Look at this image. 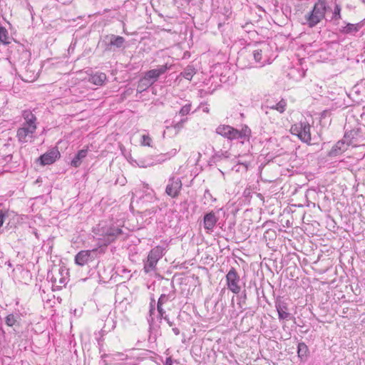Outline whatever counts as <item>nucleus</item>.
Segmentation results:
<instances>
[{
    "label": "nucleus",
    "mask_w": 365,
    "mask_h": 365,
    "mask_svg": "<svg viewBox=\"0 0 365 365\" xmlns=\"http://www.w3.org/2000/svg\"><path fill=\"white\" fill-rule=\"evenodd\" d=\"M152 82L148 81L147 78L144 76L142 78L138 81L137 91L140 93H142L144 91H146L149 87L152 86Z\"/></svg>",
    "instance_id": "nucleus-21"
},
{
    "label": "nucleus",
    "mask_w": 365,
    "mask_h": 365,
    "mask_svg": "<svg viewBox=\"0 0 365 365\" xmlns=\"http://www.w3.org/2000/svg\"><path fill=\"white\" fill-rule=\"evenodd\" d=\"M155 299H152L150 302V313L152 314L153 312L155 311Z\"/></svg>",
    "instance_id": "nucleus-36"
},
{
    "label": "nucleus",
    "mask_w": 365,
    "mask_h": 365,
    "mask_svg": "<svg viewBox=\"0 0 365 365\" xmlns=\"http://www.w3.org/2000/svg\"><path fill=\"white\" fill-rule=\"evenodd\" d=\"M182 188V182L179 178H170L166 186L165 192L173 198L178 197Z\"/></svg>",
    "instance_id": "nucleus-8"
},
{
    "label": "nucleus",
    "mask_w": 365,
    "mask_h": 365,
    "mask_svg": "<svg viewBox=\"0 0 365 365\" xmlns=\"http://www.w3.org/2000/svg\"><path fill=\"white\" fill-rule=\"evenodd\" d=\"M160 319H164L167 322L168 324H169L170 327H172L173 326V322H171L169 319L168 318V317L165 314H163V317H160Z\"/></svg>",
    "instance_id": "nucleus-37"
},
{
    "label": "nucleus",
    "mask_w": 365,
    "mask_h": 365,
    "mask_svg": "<svg viewBox=\"0 0 365 365\" xmlns=\"http://www.w3.org/2000/svg\"><path fill=\"white\" fill-rule=\"evenodd\" d=\"M60 156V153L56 149H52L48 152L42 155L39 160L41 163L43 165H51Z\"/></svg>",
    "instance_id": "nucleus-12"
},
{
    "label": "nucleus",
    "mask_w": 365,
    "mask_h": 365,
    "mask_svg": "<svg viewBox=\"0 0 365 365\" xmlns=\"http://www.w3.org/2000/svg\"><path fill=\"white\" fill-rule=\"evenodd\" d=\"M0 41L4 43V44L9 43L8 31L3 26H0Z\"/></svg>",
    "instance_id": "nucleus-26"
},
{
    "label": "nucleus",
    "mask_w": 365,
    "mask_h": 365,
    "mask_svg": "<svg viewBox=\"0 0 365 365\" xmlns=\"http://www.w3.org/2000/svg\"><path fill=\"white\" fill-rule=\"evenodd\" d=\"M91 259V251L81 250L75 257V262L79 266H84Z\"/></svg>",
    "instance_id": "nucleus-14"
},
{
    "label": "nucleus",
    "mask_w": 365,
    "mask_h": 365,
    "mask_svg": "<svg viewBox=\"0 0 365 365\" xmlns=\"http://www.w3.org/2000/svg\"><path fill=\"white\" fill-rule=\"evenodd\" d=\"M351 142L345 141V140H339L330 150L328 153L329 157H336L339 155H341L345 150H347L348 147L350 145Z\"/></svg>",
    "instance_id": "nucleus-11"
},
{
    "label": "nucleus",
    "mask_w": 365,
    "mask_h": 365,
    "mask_svg": "<svg viewBox=\"0 0 365 365\" xmlns=\"http://www.w3.org/2000/svg\"><path fill=\"white\" fill-rule=\"evenodd\" d=\"M210 195H210V191H209V190H206V191L205 192V197H207V196H210Z\"/></svg>",
    "instance_id": "nucleus-41"
},
{
    "label": "nucleus",
    "mask_w": 365,
    "mask_h": 365,
    "mask_svg": "<svg viewBox=\"0 0 365 365\" xmlns=\"http://www.w3.org/2000/svg\"><path fill=\"white\" fill-rule=\"evenodd\" d=\"M16 322V319L14 314H9L5 319L6 324L9 327L13 326Z\"/></svg>",
    "instance_id": "nucleus-32"
},
{
    "label": "nucleus",
    "mask_w": 365,
    "mask_h": 365,
    "mask_svg": "<svg viewBox=\"0 0 365 365\" xmlns=\"http://www.w3.org/2000/svg\"><path fill=\"white\" fill-rule=\"evenodd\" d=\"M186 120H187V118L182 119L180 121L178 122L177 123H175L174 125H172L171 127H173L175 130V133H177L183 127V125L186 122Z\"/></svg>",
    "instance_id": "nucleus-33"
},
{
    "label": "nucleus",
    "mask_w": 365,
    "mask_h": 365,
    "mask_svg": "<svg viewBox=\"0 0 365 365\" xmlns=\"http://www.w3.org/2000/svg\"><path fill=\"white\" fill-rule=\"evenodd\" d=\"M329 6L326 0H318L314 5L311 11L304 16L305 22L309 28H313L325 18Z\"/></svg>",
    "instance_id": "nucleus-1"
},
{
    "label": "nucleus",
    "mask_w": 365,
    "mask_h": 365,
    "mask_svg": "<svg viewBox=\"0 0 365 365\" xmlns=\"http://www.w3.org/2000/svg\"><path fill=\"white\" fill-rule=\"evenodd\" d=\"M173 331L175 335H178L180 334V330L178 328H173Z\"/></svg>",
    "instance_id": "nucleus-40"
},
{
    "label": "nucleus",
    "mask_w": 365,
    "mask_h": 365,
    "mask_svg": "<svg viewBox=\"0 0 365 365\" xmlns=\"http://www.w3.org/2000/svg\"><path fill=\"white\" fill-rule=\"evenodd\" d=\"M115 355H116V356H119V357H121V356H124V354H122V353H119V352H118V353H117Z\"/></svg>",
    "instance_id": "nucleus-42"
},
{
    "label": "nucleus",
    "mask_w": 365,
    "mask_h": 365,
    "mask_svg": "<svg viewBox=\"0 0 365 365\" xmlns=\"http://www.w3.org/2000/svg\"><path fill=\"white\" fill-rule=\"evenodd\" d=\"M7 216L6 213L2 210H0V227L3 225L4 219Z\"/></svg>",
    "instance_id": "nucleus-35"
},
{
    "label": "nucleus",
    "mask_w": 365,
    "mask_h": 365,
    "mask_svg": "<svg viewBox=\"0 0 365 365\" xmlns=\"http://www.w3.org/2000/svg\"><path fill=\"white\" fill-rule=\"evenodd\" d=\"M361 25L359 24L348 23L345 26L340 29V32L344 34H354L359 31Z\"/></svg>",
    "instance_id": "nucleus-18"
},
{
    "label": "nucleus",
    "mask_w": 365,
    "mask_h": 365,
    "mask_svg": "<svg viewBox=\"0 0 365 365\" xmlns=\"http://www.w3.org/2000/svg\"><path fill=\"white\" fill-rule=\"evenodd\" d=\"M308 352L307 346L304 343H299L298 344V355L299 357L306 356Z\"/></svg>",
    "instance_id": "nucleus-27"
},
{
    "label": "nucleus",
    "mask_w": 365,
    "mask_h": 365,
    "mask_svg": "<svg viewBox=\"0 0 365 365\" xmlns=\"http://www.w3.org/2000/svg\"><path fill=\"white\" fill-rule=\"evenodd\" d=\"M240 277L236 269L232 267L226 274L227 289L234 294H239L241 290Z\"/></svg>",
    "instance_id": "nucleus-7"
},
{
    "label": "nucleus",
    "mask_w": 365,
    "mask_h": 365,
    "mask_svg": "<svg viewBox=\"0 0 365 365\" xmlns=\"http://www.w3.org/2000/svg\"><path fill=\"white\" fill-rule=\"evenodd\" d=\"M341 7L339 4L335 3L334 8L332 12L331 21H338L341 19Z\"/></svg>",
    "instance_id": "nucleus-24"
},
{
    "label": "nucleus",
    "mask_w": 365,
    "mask_h": 365,
    "mask_svg": "<svg viewBox=\"0 0 365 365\" xmlns=\"http://www.w3.org/2000/svg\"><path fill=\"white\" fill-rule=\"evenodd\" d=\"M287 106V103L284 99H282L279 102H278L275 105H269L267 106V108L273 110H277L280 113H282L284 112L285 108Z\"/></svg>",
    "instance_id": "nucleus-23"
},
{
    "label": "nucleus",
    "mask_w": 365,
    "mask_h": 365,
    "mask_svg": "<svg viewBox=\"0 0 365 365\" xmlns=\"http://www.w3.org/2000/svg\"><path fill=\"white\" fill-rule=\"evenodd\" d=\"M242 303H245V301L247 299V294L246 292H244L241 296Z\"/></svg>",
    "instance_id": "nucleus-38"
},
{
    "label": "nucleus",
    "mask_w": 365,
    "mask_h": 365,
    "mask_svg": "<svg viewBox=\"0 0 365 365\" xmlns=\"http://www.w3.org/2000/svg\"><path fill=\"white\" fill-rule=\"evenodd\" d=\"M125 42V38L122 36L110 35L109 37L108 46H113L116 48H121Z\"/></svg>",
    "instance_id": "nucleus-20"
},
{
    "label": "nucleus",
    "mask_w": 365,
    "mask_h": 365,
    "mask_svg": "<svg viewBox=\"0 0 365 365\" xmlns=\"http://www.w3.org/2000/svg\"><path fill=\"white\" fill-rule=\"evenodd\" d=\"M276 309L278 312L279 319H286L289 317L288 309L285 302L277 301L276 302Z\"/></svg>",
    "instance_id": "nucleus-15"
},
{
    "label": "nucleus",
    "mask_w": 365,
    "mask_h": 365,
    "mask_svg": "<svg viewBox=\"0 0 365 365\" xmlns=\"http://www.w3.org/2000/svg\"><path fill=\"white\" fill-rule=\"evenodd\" d=\"M357 134V132L356 130H351L349 132H347L344 134V139L345 141H349L351 143V139H353L355 135Z\"/></svg>",
    "instance_id": "nucleus-30"
},
{
    "label": "nucleus",
    "mask_w": 365,
    "mask_h": 365,
    "mask_svg": "<svg viewBox=\"0 0 365 365\" xmlns=\"http://www.w3.org/2000/svg\"><path fill=\"white\" fill-rule=\"evenodd\" d=\"M22 116L25 120V123L23 125H26V126H36V118L31 110H24L22 113Z\"/></svg>",
    "instance_id": "nucleus-17"
},
{
    "label": "nucleus",
    "mask_w": 365,
    "mask_h": 365,
    "mask_svg": "<svg viewBox=\"0 0 365 365\" xmlns=\"http://www.w3.org/2000/svg\"><path fill=\"white\" fill-rule=\"evenodd\" d=\"M94 233L98 236V244L100 246H107L120 235L123 231L120 228L114 226H101L93 230Z\"/></svg>",
    "instance_id": "nucleus-2"
},
{
    "label": "nucleus",
    "mask_w": 365,
    "mask_h": 365,
    "mask_svg": "<svg viewBox=\"0 0 365 365\" xmlns=\"http://www.w3.org/2000/svg\"><path fill=\"white\" fill-rule=\"evenodd\" d=\"M218 219L216 217L215 212H210L207 213L204 216L203 224L204 228L207 231H212L214 227L215 226Z\"/></svg>",
    "instance_id": "nucleus-13"
},
{
    "label": "nucleus",
    "mask_w": 365,
    "mask_h": 365,
    "mask_svg": "<svg viewBox=\"0 0 365 365\" xmlns=\"http://www.w3.org/2000/svg\"><path fill=\"white\" fill-rule=\"evenodd\" d=\"M361 1L365 5V0H361Z\"/></svg>",
    "instance_id": "nucleus-44"
},
{
    "label": "nucleus",
    "mask_w": 365,
    "mask_h": 365,
    "mask_svg": "<svg viewBox=\"0 0 365 365\" xmlns=\"http://www.w3.org/2000/svg\"><path fill=\"white\" fill-rule=\"evenodd\" d=\"M253 56L256 62H261L262 59V50L256 49L253 51Z\"/></svg>",
    "instance_id": "nucleus-28"
},
{
    "label": "nucleus",
    "mask_w": 365,
    "mask_h": 365,
    "mask_svg": "<svg viewBox=\"0 0 365 365\" xmlns=\"http://www.w3.org/2000/svg\"><path fill=\"white\" fill-rule=\"evenodd\" d=\"M152 140L148 135H143L142 136V140L140 142L141 145L143 146H151Z\"/></svg>",
    "instance_id": "nucleus-29"
},
{
    "label": "nucleus",
    "mask_w": 365,
    "mask_h": 365,
    "mask_svg": "<svg viewBox=\"0 0 365 365\" xmlns=\"http://www.w3.org/2000/svg\"><path fill=\"white\" fill-rule=\"evenodd\" d=\"M169 67L165 65H162L158 66L157 68L151 69L147 72L145 73L144 76L152 82V84H153L155 82H156L158 79V78L164 74L168 70Z\"/></svg>",
    "instance_id": "nucleus-10"
},
{
    "label": "nucleus",
    "mask_w": 365,
    "mask_h": 365,
    "mask_svg": "<svg viewBox=\"0 0 365 365\" xmlns=\"http://www.w3.org/2000/svg\"><path fill=\"white\" fill-rule=\"evenodd\" d=\"M36 130V126H26V125H23V126L17 130L16 135L19 140L21 143L28 142V138H32Z\"/></svg>",
    "instance_id": "nucleus-9"
},
{
    "label": "nucleus",
    "mask_w": 365,
    "mask_h": 365,
    "mask_svg": "<svg viewBox=\"0 0 365 365\" xmlns=\"http://www.w3.org/2000/svg\"><path fill=\"white\" fill-rule=\"evenodd\" d=\"M190 109H191V104H186L185 106L182 107L179 113L182 116L186 115L190 113Z\"/></svg>",
    "instance_id": "nucleus-34"
},
{
    "label": "nucleus",
    "mask_w": 365,
    "mask_h": 365,
    "mask_svg": "<svg viewBox=\"0 0 365 365\" xmlns=\"http://www.w3.org/2000/svg\"><path fill=\"white\" fill-rule=\"evenodd\" d=\"M203 110H204L205 112H206V113H208V112H209V109H208V108H205Z\"/></svg>",
    "instance_id": "nucleus-43"
},
{
    "label": "nucleus",
    "mask_w": 365,
    "mask_h": 365,
    "mask_svg": "<svg viewBox=\"0 0 365 365\" xmlns=\"http://www.w3.org/2000/svg\"><path fill=\"white\" fill-rule=\"evenodd\" d=\"M106 79V76L103 73H96L90 78V81L95 85L101 86Z\"/></svg>",
    "instance_id": "nucleus-22"
},
{
    "label": "nucleus",
    "mask_w": 365,
    "mask_h": 365,
    "mask_svg": "<svg viewBox=\"0 0 365 365\" xmlns=\"http://www.w3.org/2000/svg\"><path fill=\"white\" fill-rule=\"evenodd\" d=\"M163 250L162 247L157 246L149 252L147 259L144 260L143 270L145 273L155 270L158 262L164 255Z\"/></svg>",
    "instance_id": "nucleus-3"
},
{
    "label": "nucleus",
    "mask_w": 365,
    "mask_h": 365,
    "mask_svg": "<svg viewBox=\"0 0 365 365\" xmlns=\"http://www.w3.org/2000/svg\"><path fill=\"white\" fill-rule=\"evenodd\" d=\"M216 133L230 140L242 139L249 135L250 131L247 130H238L230 125H220L216 129Z\"/></svg>",
    "instance_id": "nucleus-4"
},
{
    "label": "nucleus",
    "mask_w": 365,
    "mask_h": 365,
    "mask_svg": "<svg viewBox=\"0 0 365 365\" xmlns=\"http://www.w3.org/2000/svg\"><path fill=\"white\" fill-rule=\"evenodd\" d=\"M165 365H173L172 359L170 357L168 358L165 361Z\"/></svg>",
    "instance_id": "nucleus-39"
},
{
    "label": "nucleus",
    "mask_w": 365,
    "mask_h": 365,
    "mask_svg": "<svg viewBox=\"0 0 365 365\" xmlns=\"http://www.w3.org/2000/svg\"><path fill=\"white\" fill-rule=\"evenodd\" d=\"M310 125L307 122H300L291 127L292 134L296 135L302 142L309 143L311 141Z\"/></svg>",
    "instance_id": "nucleus-5"
},
{
    "label": "nucleus",
    "mask_w": 365,
    "mask_h": 365,
    "mask_svg": "<svg viewBox=\"0 0 365 365\" xmlns=\"http://www.w3.org/2000/svg\"><path fill=\"white\" fill-rule=\"evenodd\" d=\"M171 300V296L170 294H163L158 299L157 304V309L159 314V317H163L165 314V311L163 308V305Z\"/></svg>",
    "instance_id": "nucleus-16"
},
{
    "label": "nucleus",
    "mask_w": 365,
    "mask_h": 365,
    "mask_svg": "<svg viewBox=\"0 0 365 365\" xmlns=\"http://www.w3.org/2000/svg\"><path fill=\"white\" fill-rule=\"evenodd\" d=\"M48 277H50L53 286L59 289L67 284L68 281V271L63 267H60L57 270L53 269L48 274Z\"/></svg>",
    "instance_id": "nucleus-6"
},
{
    "label": "nucleus",
    "mask_w": 365,
    "mask_h": 365,
    "mask_svg": "<svg viewBox=\"0 0 365 365\" xmlns=\"http://www.w3.org/2000/svg\"><path fill=\"white\" fill-rule=\"evenodd\" d=\"M195 73V70L194 68L191 66L187 67L183 72L181 73V75L185 78L190 81Z\"/></svg>",
    "instance_id": "nucleus-25"
},
{
    "label": "nucleus",
    "mask_w": 365,
    "mask_h": 365,
    "mask_svg": "<svg viewBox=\"0 0 365 365\" xmlns=\"http://www.w3.org/2000/svg\"><path fill=\"white\" fill-rule=\"evenodd\" d=\"M229 157H230V154L228 153V152L222 151V150L216 152L213 156L214 158H218V159H221L222 158H227Z\"/></svg>",
    "instance_id": "nucleus-31"
},
{
    "label": "nucleus",
    "mask_w": 365,
    "mask_h": 365,
    "mask_svg": "<svg viewBox=\"0 0 365 365\" xmlns=\"http://www.w3.org/2000/svg\"><path fill=\"white\" fill-rule=\"evenodd\" d=\"M88 150L82 149L78 152V153L75 155L71 161V165L75 168H78L82 163V160L85 158L87 155Z\"/></svg>",
    "instance_id": "nucleus-19"
}]
</instances>
